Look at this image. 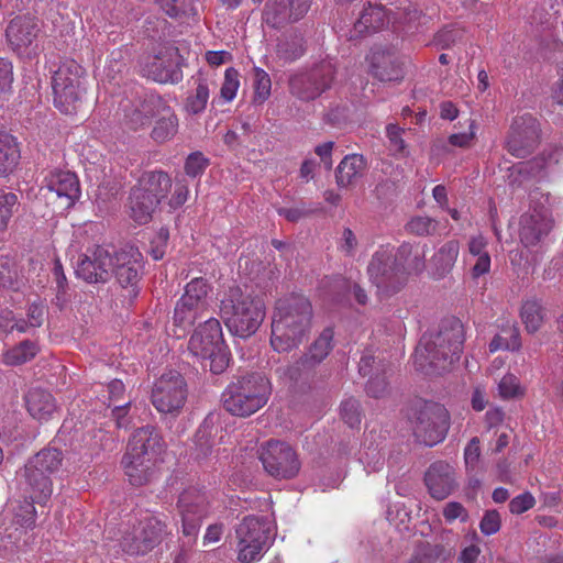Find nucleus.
<instances>
[{"instance_id":"nucleus-10","label":"nucleus","mask_w":563,"mask_h":563,"mask_svg":"<svg viewBox=\"0 0 563 563\" xmlns=\"http://www.w3.org/2000/svg\"><path fill=\"white\" fill-rule=\"evenodd\" d=\"M142 260L139 249L132 245L122 247L112 256L110 274L123 289L122 297L128 303H132L140 292Z\"/></svg>"},{"instance_id":"nucleus-46","label":"nucleus","mask_w":563,"mask_h":563,"mask_svg":"<svg viewBox=\"0 0 563 563\" xmlns=\"http://www.w3.org/2000/svg\"><path fill=\"white\" fill-rule=\"evenodd\" d=\"M272 81L268 74L256 67L254 69V102L262 104L271 96Z\"/></svg>"},{"instance_id":"nucleus-3","label":"nucleus","mask_w":563,"mask_h":563,"mask_svg":"<svg viewBox=\"0 0 563 563\" xmlns=\"http://www.w3.org/2000/svg\"><path fill=\"white\" fill-rule=\"evenodd\" d=\"M221 317L229 331L240 338L253 335L264 321L266 309L260 297L230 288L221 300Z\"/></svg>"},{"instance_id":"nucleus-60","label":"nucleus","mask_w":563,"mask_h":563,"mask_svg":"<svg viewBox=\"0 0 563 563\" xmlns=\"http://www.w3.org/2000/svg\"><path fill=\"white\" fill-rule=\"evenodd\" d=\"M0 328L7 332H12L13 330L26 332L32 327L29 324L27 319H15L12 312L9 311L0 317Z\"/></svg>"},{"instance_id":"nucleus-23","label":"nucleus","mask_w":563,"mask_h":563,"mask_svg":"<svg viewBox=\"0 0 563 563\" xmlns=\"http://www.w3.org/2000/svg\"><path fill=\"white\" fill-rule=\"evenodd\" d=\"M419 15V11L411 5L404 8L402 12H397L393 15L394 22H411ZM391 21L390 15L385 11L382 5H372L371 3L363 9L360 19L355 22L354 29L357 33L376 32Z\"/></svg>"},{"instance_id":"nucleus-53","label":"nucleus","mask_w":563,"mask_h":563,"mask_svg":"<svg viewBox=\"0 0 563 563\" xmlns=\"http://www.w3.org/2000/svg\"><path fill=\"white\" fill-rule=\"evenodd\" d=\"M481 457V446H479V439L478 438H472L471 441L467 443V445L464 449V461L466 471L468 473H474L478 466Z\"/></svg>"},{"instance_id":"nucleus-47","label":"nucleus","mask_w":563,"mask_h":563,"mask_svg":"<svg viewBox=\"0 0 563 563\" xmlns=\"http://www.w3.org/2000/svg\"><path fill=\"white\" fill-rule=\"evenodd\" d=\"M163 11L172 18L191 14L192 0H156Z\"/></svg>"},{"instance_id":"nucleus-17","label":"nucleus","mask_w":563,"mask_h":563,"mask_svg":"<svg viewBox=\"0 0 563 563\" xmlns=\"http://www.w3.org/2000/svg\"><path fill=\"white\" fill-rule=\"evenodd\" d=\"M334 73V66L323 62L310 71L296 74L289 80L290 92L300 100H313L331 87Z\"/></svg>"},{"instance_id":"nucleus-22","label":"nucleus","mask_w":563,"mask_h":563,"mask_svg":"<svg viewBox=\"0 0 563 563\" xmlns=\"http://www.w3.org/2000/svg\"><path fill=\"white\" fill-rule=\"evenodd\" d=\"M334 331L325 328L309 345L307 351L288 369L289 376L297 379L303 374L312 372L320 365L333 349Z\"/></svg>"},{"instance_id":"nucleus-7","label":"nucleus","mask_w":563,"mask_h":563,"mask_svg":"<svg viewBox=\"0 0 563 563\" xmlns=\"http://www.w3.org/2000/svg\"><path fill=\"white\" fill-rule=\"evenodd\" d=\"M273 522L266 516H247L235 528L238 561H260L272 544Z\"/></svg>"},{"instance_id":"nucleus-6","label":"nucleus","mask_w":563,"mask_h":563,"mask_svg":"<svg viewBox=\"0 0 563 563\" xmlns=\"http://www.w3.org/2000/svg\"><path fill=\"white\" fill-rule=\"evenodd\" d=\"M188 349L213 374H221L228 367L229 352L224 345L221 324L216 318L207 319L196 329Z\"/></svg>"},{"instance_id":"nucleus-40","label":"nucleus","mask_w":563,"mask_h":563,"mask_svg":"<svg viewBox=\"0 0 563 563\" xmlns=\"http://www.w3.org/2000/svg\"><path fill=\"white\" fill-rule=\"evenodd\" d=\"M520 317L529 333L539 331L545 318V311L538 300H527L522 303Z\"/></svg>"},{"instance_id":"nucleus-57","label":"nucleus","mask_w":563,"mask_h":563,"mask_svg":"<svg viewBox=\"0 0 563 563\" xmlns=\"http://www.w3.org/2000/svg\"><path fill=\"white\" fill-rule=\"evenodd\" d=\"M13 82V66L7 58H0V96L11 91Z\"/></svg>"},{"instance_id":"nucleus-2","label":"nucleus","mask_w":563,"mask_h":563,"mask_svg":"<svg viewBox=\"0 0 563 563\" xmlns=\"http://www.w3.org/2000/svg\"><path fill=\"white\" fill-rule=\"evenodd\" d=\"M464 325L453 319L435 334L423 335L415 351V364L426 374H441L457 362L463 352Z\"/></svg>"},{"instance_id":"nucleus-15","label":"nucleus","mask_w":563,"mask_h":563,"mask_svg":"<svg viewBox=\"0 0 563 563\" xmlns=\"http://www.w3.org/2000/svg\"><path fill=\"white\" fill-rule=\"evenodd\" d=\"M41 33L38 21L30 15H18L9 21L5 38L10 48L19 56L33 58L38 54L37 38Z\"/></svg>"},{"instance_id":"nucleus-36","label":"nucleus","mask_w":563,"mask_h":563,"mask_svg":"<svg viewBox=\"0 0 563 563\" xmlns=\"http://www.w3.org/2000/svg\"><path fill=\"white\" fill-rule=\"evenodd\" d=\"M157 200L145 195L144 189L133 188L130 194V216L139 224H145L152 219L157 207Z\"/></svg>"},{"instance_id":"nucleus-41","label":"nucleus","mask_w":563,"mask_h":563,"mask_svg":"<svg viewBox=\"0 0 563 563\" xmlns=\"http://www.w3.org/2000/svg\"><path fill=\"white\" fill-rule=\"evenodd\" d=\"M521 346L520 333L515 324L505 325L500 333L496 334L489 343L492 353L498 350L517 351Z\"/></svg>"},{"instance_id":"nucleus-11","label":"nucleus","mask_w":563,"mask_h":563,"mask_svg":"<svg viewBox=\"0 0 563 563\" xmlns=\"http://www.w3.org/2000/svg\"><path fill=\"white\" fill-rule=\"evenodd\" d=\"M397 260L394 247L384 245L373 254L367 266L371 282L379 292L387 296L398 291L404 285L402 271Z\"/></svg>"},{"instance_id":"nucleus-5","label":"nucleus","mask_w":563,"mask_h":563,"mask_svg":"<svg viewBox=\"0 0 563 563\" xmlns=\"http://www.w3.org/2000/svg\"><path fill=\"white\" fill-rule=\"evenodd\" d=\"M63 454L59 450L47 448L27 461L20 475L24 492L31 504H45L53 493L52 475L62 466Z\"/></svg>"},{"instance_id":"nucleus-26","label":"nucleus","mask_w":563,"mask_h":563,"mask_svg":"<svg viewBox=\"0 0 563 563\" xmlns=\"http://www.w3.org/2000/svg\"><path fill=\"white\" fill-rule=\"evenodd\" d=\"M163 98L146 93L133 102L123 106V123L131 130L147 126L157 113Z\"/></svg>"},{"instance_id":"nucleus-64","label":"nucleus","mask_w":563,"mask_h":563,"mask_svg":"<svg viewBox=\"0 0 563 563\" xmlns=\"http://www.w3.org/2000/svg\"><path fill=\"white\" fill-rule=\"evenodd\" d=\"M488 241L482 235L472 236L468 241V253L472 257H478L489 254L487 251Z\"/></svg>"},{"instance_id":"nucleus-34","label":"nucleus","mask_w":563,"mask_h":563,"mask_svg":"<svg viewBox=\"0 0 563 563\" xmlns=\"http://www.w3.org/2000/svg\"><path fill=\"white\" fill-rule=\"evenodd\" d=\"M397 257L405 283L408 275H418L423 272L426 267V246H413L404 243L397 251Z\"/></svg>"},{"instance_id":"nucleus-14","label":"nucleus","mask_w":563,"mask_h":563,"mask_svg":"<svg viewBox=\"0 0 563 563\" xmlns=\"http://www.w3.org/2000/svg\"><path fill=\"white\" fill-rule=\"evenodd\" d=\"M166 536V525L156 517L146 516L123 536L121 547L124 552L132 555L146 554Z\"/></svg>"},{"instance_id":"nucleus-4","label":"nucleus","mask_w":563,"mask_h":563,"mask_svg":"<svg viewBox=\"0 0 563 563\" xmlns=\"http://www.w3.org/2000/svg\"><path fill=\"white\" fill-rule=\"evenodd\" d=\"M272 394L268 378L251 374L230 384L222 394L227 411L236 417H249L263 408Z\"/></svg>"},{"instance_id":"nucleus-49","label":"nucleus","mask_w":563,"mask_h":563,"mask_svg":"<svg viewBox=\"0 0 563 563\" xmlns=\"http://www.w3.org/2000/svg\"><path fill=\"white\" fill-rule=\"evenodd\" d=\"M240 87L239 73L234 68H228L224 74V80L220 89L221 98L230 102L232 101Z\"/></svg>"},{"instance_id":"nucleus-35","label":"nucleus","mask_w":563,"mask_h":563,"mask_svg":"<svg viewBox=\"0 0 563 563\" xmlns=\"http://www.w3.org/2000/svg\"><path fill=\"white\" fill-rule=\"evenodd\" d=\"M135 189H144L145 195L155 198L157 205L167 197L172 188V178L162 170L148 172L142 176Z\"/></svg>"},{"instance_id":"nucleus-18","label":"nucleus","mask_w":563,"mask_h":563,"mask_svg":"<svg viewBox=\"0 0 563 563\" xmlns=\"http://www.w3.org/2000/svg\"><path fill=\"white\" fill-rule=\"evenodd\" d=\"M178 509L181 517V532L188 542H195L202 520L207 517L209 506L206 495L195 488L185 489L178 499Z\"/></svg>"},{"instance_id":"nucleus-1","label":"nucleus","mask_w":563,"mask_h":563,"mask_svg":"<svg viewBox=\"0 0 563 563\" xmlns=\"http://www.w3.org/2000/svg\"><path fill=\"white\" fill-rule=\"evenodd\" d=\"M312 306L303 296H290L276 302L271 345L278 353H288L299 347L308 338L312 327Z\"/></svg>"},{"instance_id":"nucleus-8","label":"nucleus","mask_w":563,"mask_h":563,"mask_svg":"<svg viewBox=\"0 0 563 563\" xmlns=\"http://www.w3.org/2000/svg\"><path fill=\"white\" fill-rule=\"evenodd\" d=\"M85 69L74 59L63 62L52 80L54 104L60 112L77 111L86 92Z\"/></svg>"},{"instance_id":"nucleus-25","label":"nucleus","mask_w":563,"mask_h":563,"mask_svg":"<svg viewBox=\"0 0 563 563\" xmlns=\"http://www.w3.org/2000/svg\"><path fill=\"white\" fill-rule=\"evenodd\" d=\"M553 228L552 213L548 208H533L521 216L519 238L525 246H534Z\"/></svg>"},{"instance_id":"nucleus-54","label":"nucleus","mask_w":563,"mask_h":563,"mask_svg":"<svg viewBox=\"0 0 563 563\" xmlns=\"http://www.w3.org/2000/svg\"><path fill=\"white\" fill-rule=\"evenodd\" d=\"M404 130L395 124H388L386 134L389 141V151L394 155H405L406 144L402 140Z\"/></svg>"},{"instance_id":"nucleus-24","label":"nucleus","mask_w":563,"mask_h":563,"mask_svg":"<svg viewBox=\"0 0 563 563\" xmlns=\"http://www.w3.org/2000/svg\"><path fill=\"white\" fill-rule=\"evenodd\" d=\"M311 0H271L266 2L263 19L276 29L301 20L309 11Z\"/></svg>"},{"instance_id":"nucleus-42","label":"nucleus","mask_w":563,"mask_h":563,"mask_svg":"<svg viewBox=\"0 0 563 563\" xmlns=\"http://www.w3.org/2000/svg\"><path fill=\"white\" fill-rule=\"evenodd\" d=\"M305 53L303 37L300 33L294 32L283 38L277 45L279 58L286 62H292L301 57Z\"/></svg>"},{"instance_id":"nucleus-16","label":"nucleus","mask_w":563,"mask_h":563,"mask_svg":"<svg viewBox=\"0 0 563 563\" xmlns=\"http://www.w3.org/2000/svg\"><path fill=\"white\" fill-rule=\"evenodd\" d=\"M187 397L186 383L176 371L163 374L152 390V404L162 413H177Z\"/></svg>"},{"instance_id":"nucleus-52","label":"nucleus","mask_w":563,"mask_h":563,"mask_svg":"<svg viewBox=\"0 0 563 563\" xmlns=\"http://www.w3.org/2000/svg\"><path fill=\"white\" fill-rule=\"evenodd\" d=\"M465 125L467 126V131L453 133L449 136V144L456 147H468L471 146L473 140L475 139V121L473 119H467L465 121Z\"/></svg>"},{"instance_id":"nucleus-27","label":"nucleus","mask_w":563,"mask_h":563,"mask_svg":"<svg viewBox=\"0 0 563 563\" xmlns=\"http://www.w3.org/2000/svg\"><path fill=\"white\" fill-rule=\"evenodd\" d=\"M46 187L60 200L62 207L70 208L80 197L77 176L68 170H54L46 177Z\"/></svg>"},{"instance_id":"nucleus-31","label":"nucleus","mask_w":563,"mask_h":563,"mask_svg":"<svg viewBox=\"0 0 563 563\" xmlns=\"http://www.w3.org/2000/svg\"><path fill=\"white\" fill-rule=\"evenodd\" d=\"M154 126L151 137L159 144L166 143L174 139L178 132V118L166 100H162L161 106L154 117Z\"/></svg>"},{"instance_id":"nucleus-55","label":"nucleus","mask_w":563,"mask_h":563,"mask_svg":"<svg viewBox=\"0 0 563 563\" xmlns=\"http://www.w3.org/2000/svg\"><path fill=\"white\" fill-rule=\"evenodd\" d=\"M498 391L501 398H514L522 394L518 378L512 374H506L498 384Z\"/></svg>"},{"instance_id":"nucleus-13","label":"nucleus","mask_w":563,"mask_h":563,"mask_svg":"<svg viewBox=\"0 0 563 563\" xmlns=\"http://www.w3.org/2000/svg\"><path fill=\"white\" fill-rule=\"evenodd\" d=\"M211 290L209 283L201 277L194 278L185 288L175 307L174 322L183 329L190 328L202 318L208 308V295Z\"/></svg>"},{"instance_id":"nucleus-19","label":"nucleus","mask_w":563,"mask_h":563,"mask_svg":"<svg viewBox=\"0 0 563 563\" xmlns=\"http://www.w3.org/2000/svg\"><path fill=\"white\" fill-rule=\"evenodd\" d=\"M178 48L165 46L155 55H148L142 63L144 76L161 84H176L183 79Z\"/></svg>"},{"instance_id":"nucleus-50","label":"nucleus","mask_w":563,"mask_h":563,"mask_svg":"<svg viewBox=\"0 0 563 563\" xmlns=\"http://www.w3.org/2000/svg\"><path fill=\"white\" fill-rule=\"evenodd\" d=\"M437 221L429 217L418 216L412 218L407 223V229L410 233L416 235H429L432 234L437 229Z\"/></svg>"},{"instance_id":"nucleus-33","label":"nucleus","mask_w":563,"mask_h":563,"mask_svg":"<svg viewBox=\"0 0 563 563\" xmlns=\"http://www.w3.org/2000/svg\"><path fill=\"white\" fill-rule=\"evenodd\" d=\"M26 409L29 413L38 421H46L57 411L54 397L46 390L31 389L26 397Z\"/></svg>"},{"instance_id":"nucleus-63","label":"nucleus","mask_w":563,"mask_h":563,"mask_svg":"<svg viewBox=\"0 0 563 563\" xmlns=\"http://www.w3.org/2000/svg\"><path fill=\"white\" fill-rule=\"evenodd\" d=\"M443 516L448 522H452L455 519L466 521L468 518L467 511L464 506L456 501L448 503L443 508Z\"/></svg>"},{"instance_id":"nucleus-30","label":"nucleus","mask_w":563,"mask_h":563,"mask_svg":"<svg viewBox=\"0 0 563 563\" xmlns=\"http://www.w3.org/2000/svg\"><path fill=\"white\" fill-rule=\"evenodd\" d=\"M136 453L126 451L122 459V465L130 483L142 486L151 482L156 475L157 461L143 457Z\"/></svg>"},{"instance_id":"nucleus-21","label":"nucleus","mask_w":563,"mask_h":563,"mask_svg":"<svg viewBox=\"0 0 563 563\" xmlns=\"http://www.w3.org/2000/svg\"><path fill=\"white\" fill-rule=\"evenodd\" d=\"M112 255L101 245H95L79 255L76 274L87 283H106L110 278Z\"/></svg>"},{"instance_id":"nucleus-61","label":"nucleus","mask_w":563,"mask_h":563,"mask_svg":"<svg viewBox=\"0 0 563 563\" xmlns=\"http://www.w3.org/2000/svg\"><path fill=\"white\" fill-rule=\"evenodd\" d=\"M124 68L123 63V53L121 49L112 51L108 57L107 65L104 71L107 76L111 79H114L117 74L122 73Z\"/></svg>"},{"instance_id":"nucleus-48","label":"nucleus","mask_w":563,"mask_h":563,"mask_svg":"<svg viewBox=\"0 0 563 563\" xmlns=\"http://www.w3.org/2000/svg\"><path fill=\"white\" fill-rule=\"evenodd\" d=\"M444 552L441 544H427L415 551L408 563H434Z\"/></svg>"},{"instance_id":"nucleus-37","label":"nucleus","mask_w":563,"mask_h":563,"mask_svg":"<svg viewBox=\"0 0 563 563\" xmlns=\"http://www.w3.org/2000/svg\"><path fill=\"white\" fill-rule=\"evenodd\" d=\"M366 168V161L362 155H346L336 168V184L340 187H347L360 178Z\"/></svg>"},{"instance_id":"nucleus-12","label":"nucleus","mask_w":563,"mask_h":563,"mask_svg":"<svg viewBox=\"0 0 563 563\" xmlns=\"http://www.w3.org/2000/svg\"><path fill=\"white\" fill-rule=\"evenodd\" d=\"M260 460L267 474L278 479H290L298 475L300 461L290 444L268 440L260 449Z\"/></svg>"},{"instance_id":"nucleus-39","label":"nucleus","mask_w":563,"mask_h":563,"mask_svg":"<svg viewBox=\"0 0 563 563\" xmlns=\"http://www.w3.org/2000/svg\"><path fill=\"white\" fill-rule=\"evenodd\" d=\"M19 158L20 151L15 139L5 132H0V177L13 172Z\"/></svg>"},{"instance_id":"nucleus-43","label":"nucleus","mask_w":563,"mask_h":563,"mask_svg":"<svg viewBox=\"0 0 563 563\" xmlns=\"http://www.w3.org/2000/svg\"><path fill=\"white\" fill-rule=\"evenodd\" d=\"M37 351V345L26 340L3 353V362L10 366L21 365L32 360Z\"/></svg>"},{"instance_id":"nucleus-45","label":"nucleus","mask_w":563,"mask_h":563,"mask_svg":"<svg viewBox=\"0 0 563 563\" xmlns=\"http://www.w3.org/2000/svg\"><path fill=\"white\" fill-rule=\"evenodd\" d=\"M20 206L18 195L0 190V232L8 229L11 218Z\"/></svg>"},{"instance_id":"nucleus-32","label":"nucleus","mask_w":563,"mask_h":563,"mask_svg":"<svg viewBox=\"0 0 563 563\" xmlns=\"http://www.w3.org/2000/svg\"><path fill=\"white\" fill-rule=\"evenodd\" d=\"M371 70L380 81H398L404 77V64L390 53L374 52Z\"/></svg>"},{"instance_id":"nucleus-38","label":"nucleus","mask_w":563,"mask_h":563,"mask_svg":"<svg viewBox=\"0 0 563 563\" xmlns=\"http://www.w3.org/2000/svg\"><path fill=\"white\" fill-rule=\"evenodd\" d=\"M460 253V244L455 240H451L443 244L439 251L432 256V274L437 278H442L453 268Z\"/></svg>"},{"instance_id":"nucleus-44","label":"nucleus","mask_w":563,"mask_h":563,"mask_svg":"<svg viewBox=\"0 0 563 563\" xmlns=\"http://www.w3.org/2000/svg\"><path fill=\"white\" fill-rule=\"evenodd\" d=\"M209 97L210 89L208 82L205 79H199L195 91L186 99L185 111L192 115L203 112Z\"/></svg>"},{"instance_id":"nucleus-56","label":"nucleus","mask_w":563,"mask_h":563,"mask_svg":"<svg viewBox=\"0 0 563 563\" xmlns=\"http://www.w3.org/2000/svg\"><path fill=\"white\" fill-rule=\"evenodd\" d=\"M208 159L200 152L191 153L185 163V172L190 177H196L205 172Z\"/></svg>"},{"instance_id":"nucleus-9","label":"nucleus","mask_w":563,"mask_h":563,"mask_svg":"<svg viewBox=\"0 0 563 563\" xmlns=\"http://www.w3.org/2000/svg\"><path fill=\"white\" fill-rule=\"evenodd\" d=\"M411 411L410 421L418 441L433 446L444 440L450 419L444 406L420 399L412 405Z\"/></svg>"},{"instance_id":"nucleus-20","label":"nucleus","mask_w":563,"mask_h":563,"mask_svg":"<svg viewBox=\"0 0 563 563\" xmlns=\"http://www.w3.org/2000/svg\"><path fill=\"white\" fill-rule=\"evenodd\" d=\"M35 523V507L24 503L9 521H0V558L14 552L18 542Z\"/></svg>"},{"instance_id":"nucleus-59","label":"nucleus","mask_w":563,"mask_h":563,"mask_svg":"<svg viewBox=\"0 0 563 563\" xmlns=\"http://www.w3.org/2000/svg\"><path fill=\"white\" fill-rule=\"evenodd\" d=\"M536 505L534 497L526 492L512 498L509 503V510L511 514L520 515L531 509Z\"/></svg>"},{"instance_id":"nucleus-51","label":"nucleus","mask_w":563,"mask_h":563,"mask_svg":"<svg viewBox=\"0 0 563 563\" xmlns=\"http://www.w3.org/2000/svg\"><path fill=\"white\" fill-rule=\"evenodd\" d=\"M341 417L346 424L355 427L361 422L360 404L354 398H349L341 404Z\"/></svg>"},{"instance_id":"nucleus-28","label":"nucleus","mask_w":563,"mask_h":563,"mask_svg":"<svg viewBox=\"0 0 563 563\" xmlns=\"http://www.w3.org/2000/svg\"><path fill=\"white\" fill-rule=\"evenodd\" d=\"M424 481L431 496L443 500L456 486L455 470L445 462H435L428 468Z\"/></svg>"},{"instance_id":"nucleus-29","label":"nucleus","mask_w":563,"mask_h":563,"mask_svg":"<svg viewBox=\"0 0 563 563\" xmlns=\"http://www.w3.org/2000/svg\"><path fill=\"white\" fill-rule=\"evenodd\" d=\"M164 449L162 437L154 427L146 426L137 429L131 437L128 451L158 461Z\"/></svg>"},{"instance_id":"nucleus-58","label":"nucleus","mask_w":563,"mask_h":563,"mask_svg":"<svg viewBox=\"0 0 563 563\" xmlns=\"http://www.w3.org/2000/svg\"><path fill=\"white\" fill-rule=\"evenodd\" d=\"M357 245L358 241L355 233L350 228H344L338 244L340 252L346 256H354Z\"/></svg>"},{"instance_id":"nucleus-62","label":"nucleus","mask_w":563,"mask_h":563,"mask_svg":"<svg viewBox=\"0 0 563 563\" xmlns=\"http://www.w3.org/2000/svg\"><path fill=\"white\" fill-rule=\"evenodd\" d=\"M481 531L492 536L500 529V516L496 510L487 511L479 523Z\"/></svg>"}]
</instances>
